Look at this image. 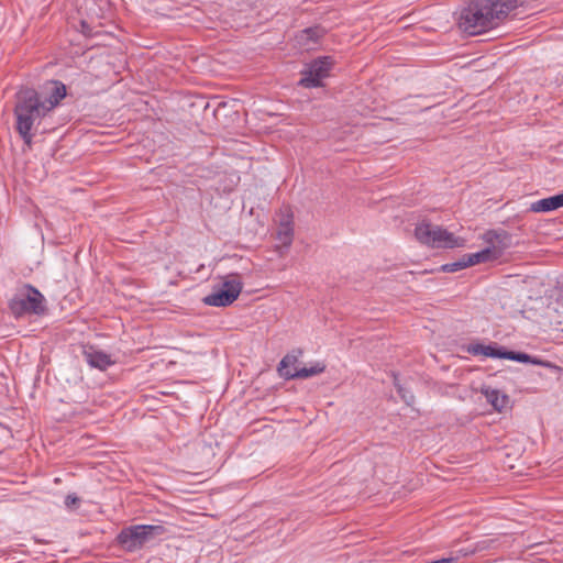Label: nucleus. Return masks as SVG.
<instances>
[{"label":"nucleus","instance_id":"nucleus-1","mask_svg":"<svg viewBox=\"0 0 563 563\" xmlns=\"http://www.w3.org/2000/svg\"><path fill=\"white\" fill-rule=\"evenodd\" d=\"M65 97L66 86L59 80H47L37 90L23 88L15 93L14 128L27 148L32 147L42 121Z\"/></svg>","mask_w":563,"mask_h":563},{"label":"nucleus","instance_id":"nucleus-20","mask_svg":"<svg viewBox=\"0 0 563 563\" xmlns=\"http://www.w3.org/2000/svg\"><path fill=\"white\" fill-rule=\"evenodd\" d=\"M453 561L452 558H449V559H440V560H435V561H432V562H428V563H451Z\"/></svg>","mask_w":563,"mask_h":563},{"label":"nucleus","instance_id":"nucleus-6","mask_svg":"<svg viewBox=\"0 0 563 563\" xmlns=\"http://www.w3.org/2000/svg\"><path fill=\"white\" fill-rule=\"evenodd\" d=\"M243 283L239 274L227 275L219 288L203 298L207 306L227 307L234 302L242 291Z\"/></svg>","mask_w":563,"mask_h":563},{"label":"nucleus","instance_id":"nucleus-7","mask_svg":"<svg viewBox=\"0 0 563 563\" xmlns=\"http://www.w3.org/2000/svg\"><path fill=\"white\" fill-rule=\"evenodd\" d=\"M334 65L331 56H323L313 59L302 70V77L299 85L305 88H314L322 86V79L330 75V70Z\"/></svg>","mask_w":563,"mask_h":563},{"label":"nucleus","instance_id":"nucleus-14","mask_svg":"<svg viewBox=\"0 0 563 563\" xmlns=\"http://www.w3.org/2000/svg\"><path fill=\"white\" fill-rule=\"evenodd\" d=\"M85 357L91 367L104 371L113 364L110 355L93 349L85 351Z\"/></svg>","mask_w":563,"mask_h":563},{"label":"nucleus","instance_id":"nucleus-18","mask_svg":"<svg viewBox=\"0 0 563 563\" xmlns=\"http://www.w3.org/2000/svg\"><path fill=\"white\" fill-rule=\"evenodd\" d=\"M466 267H467V264H466L465 257L463 255L461 257V260H459L456 262L442 265L441 271L446 272V273H454V272L461 271Z\"/></svg>","mask_w":563,"mask_h":563},{"label":"nucleus","instance_id":"nucleus-3","mask_svg":"<svg viewBox=\"0 0 563 563\" xmlns=\"http://www.w3.org/2000/svg\"><path fill=\"white\" fill-rule=\"evenodd\" d=\"M166 532V528L162 525H134L119 532L117 543L126 552H135Z\"/></svg>","mask_w":563,"mask_h":563},{"label":"nucleus","instance_id":"nucleus-11","mask_svg":"<svg viewBox=\"0 0 563 563\" xmlns=\"http://www.w3.org/2000/svg\"><path fill=\"white\" fill-rule=\"evenodd\" d=\"M500 256H501L500 247H494V246H487L479 252L464 255L467 267L474 266V265H477L481 263L494 262V261L498 260Z\"/></svg>","mask_w":563,"mask_h":563},{"label":"nucleus","instance_id":"nucleus-5","mask_svg":"<svg viewBox=\"0 0 563 563\" xmlns=\"http://www.w3.org/2000/svg\"><path fill=\"white\" fill-rule=\"evenodd\" d=\"M415 235L420 243L431 247L455 249L465 245L463 238L429 222L419 223L415 229Z\"/></svg>","mask_w":563,"mask_h":563},{"label":"nucleus","instance_id":"nucleus-19","mask_svg":"<svg viewBox=\"0 0 563 563\" xmlns=\"http://www.w3.org/2000/svg\"><path fill=\"white\" fill-rule=\"evenodd\" d=\"M79 504V498L74 495V494H69L66 496L65 498V506L68 508V509H73L75 507H77Z\"/></svg>","mask_w":563,"mask_h":563},{"label":"nucleus","instance_id":"nucleus-8","mask_svg":"<svg viewBox=\"0 0 563 563\" xmlns=\"http://www.w3.org/2000/svg\"><path fill=\"white\" fill-rule=\"evenodd\" d=\"M277 230L276 240L278 241L277 249L288 250L294 240V213L290 207H282L277 213Z\"/></svg>","mask_w":563,"mask_h":563},{"label":"nucleus","instance_id":"nucleus-4","mask_svg":"<svg viewBox=\"0 0 563 563\" xmlns=\"http://www.w3.org/2000/svg\"><path fill=\"white\" fill-rule=\"evenodd\" d=\"M46 300L38 289L30 284L20 288L9 300V309L15 319L24 316H41L46 311Z\"/></svg>","mask_w":563,"mask_h":563},{"label":"nucleus","instance_id":"nucleus-10","mask_svg":"<svg viewBox=\"0 0 563 563\" xmlns=\"http://www.w3.org/2000/svg\"><path fill=\"white\" fill-rule=\"evenodd\" d=\"M325 31L320 26H312L300 31L296 35L297 44L303 49H312Z\"/></svg>","mask_w":563,"mask_h":563},{"label":"nucleus","instance_id":"nucleus-15","mask_svg":"<svg viewBox=\"0 0 563 563\" xmlns=\"http://www.w3.org/2000/svg\"><path fill=\"white\" fill-rule=\"evenodd\" d=\"M482 393L496 411L500 412L508 407L509 397L505 393L489 387L483 388Z\"/></svg>","mask_w":563,"mask_h":563},{"label":"nucleus","instance_id":"nucleus-2","mask_svg":"<svg viewBox=\"0 0 563 563\" xmlns=\"http://www.w3.org/2000/svg\"><path fill=\"white\" fill-rule=\"evenodd\" d=\"M518 0H471L462 9L457 25L470 35L495 29L514 10Z\"/></svg>","mask_w":563,"mask_h":563},{"label":"nucleus","instance_id":"nucleus-13","mask_svg":"<svg viewBox=\"0 0 563 563\" xmlns=\"http://www.w3.org/2000/svg\"><path fill=\"white\" fill-rule=\"evenodd\" d=\"M466 351L472 355H483L485 357H493V358H503L504 350L499 347L496 343L494 344H481V343H474L470 344L466 347Z\"/></svg>","mask_w":563,"mask_h":563},{"label":"nucleus","instance_id":"nucleus-9","mask_svg":"<svg viewBox=\"0 0 563 563\" xmlns=\"http://www.w3.org/2000/svg\"><path fill=\"white\" fill-rule=\"evenodd\" d=\"M296 362V357L286 355L279 363L278 372L282 377L286 379L292 378H308L318 374H321L325 369V365L322 363H316L310 367H302L297 371H290L288 367Z\"/></svg>","mask_w":563,"mask_h":563},{"label":"nucleus","instance_id":"nucleus-17","mask_svg":"<svg viewBox=\"0 0 563 563\" xmlns=\"http://www.w3.org/2000/svg\"><path fill=\"white\" fill-rule=\"evenodd\" d=\"M503 358H507V360H511V361H516V362H520V363H531V364H537V365H545L547 364L540 360L533 358L531 355H529L527 353L514 352V351H505L504 350Z\"/></svg>","mask_w":563,"mask_h":563},{"label":"nucleus","instance_id":"nucleus-12","mask_svg":"<svg viewBox=\"0 0 563 563\" xmlns=\"http://www.w3.org/2000/svg\"><path fill=\"white\" fill-rule=\"evenodd\" d=\"M563 207V194L543 198L530 205L529 210L536 213L550 212Z\"/></svg>","mask_w":563,"mask_h":563},{"label":"nucleus","instance_id":"nucleus-16","mask_svg":"<svg viewBox=\"0 0 563 563\" xmlns=\"http://www.w3.org/2000/svg\"><path fill=\"white\" fill-rule=\"evenodd\" d=\"M487 246L500 247V252L508 246L509 234L506 231L488 230L482 235Z\"/></svg>","mask_w":563,"mask_h":563}]
</instances>
